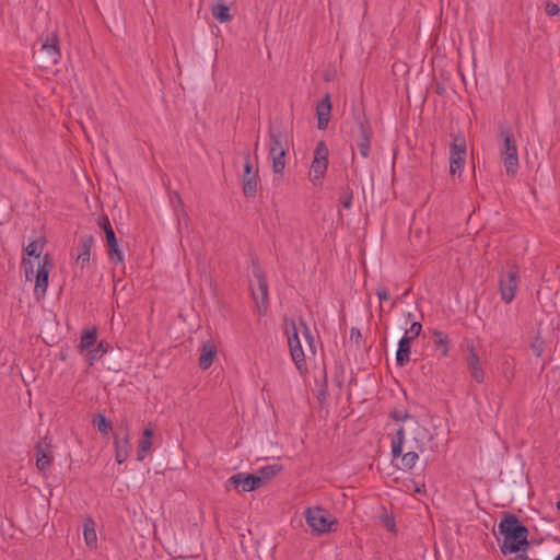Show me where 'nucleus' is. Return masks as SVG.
Here are the masks:
<instances>
[{
    "instance_id": "nucleus-11",
    "label": "nucleus",
    "mask_w": 560,
    "mask_h": 560,
    "mask_svg": "<svg viewBox=\"0 0 560 560\" xmlns=\"http://www.w3.org/2000/svg\"><path fill=\"white\" fill-rule=\"evenodd\" d=\"M517 287L518 267L516 265H512L509 271L504 272L502 270L499 278L501 299L506 304H510L514 300Z\"/></svg>"
},
{
    "instance_id": "nucleus-21",
    "label": "nucleus",
    "mask_w": 560,
    "mask_h": 560,
    "mask_svg": "<svg viewBox=\"0 0 560 560\" xmlns=\"http://www.w3.org/2000/svg\"><path fill=\"white\" fill-rule=\"evenodd\" d=\"M236 0H218L211 7L212 15L220 22L226 23L232 20V15L230 14V7L233 5Z\"/></svg>"
},
{
    "instance_id": "nucleus-40",
    "label": "nucleus",
    "mask_w": 560,
    "mask_h": 560,
    "mask_svg": "<svg viewBox=\"0 0 560 560\" xmlns=\"http://www.w3.org/2000/svg\"><path fill=\"white\" fill-rule=\"evenodd\" d=\"M328 395V382H327V374L324 372L323 377V384L320 385V388L318 390L317 399L320 405H323L327 398Z\"/></svg>"
},
{
    "instance_id": "nucleus-27",
    "label": "nucleus",
    "mask_w": 560,
    "mask_h": 560,
    "mask_svg": "<svg viewBox=\"0 0 560 560\" xmlns=\"http://www.w3.org/2000/svg\"><path fill=\"white\" fill-rule=\"evenodd\" d=\"M83 536L88 547L95 548L97 542V536L95 532V522L92 517H86L83 524Z\"/></svg>"
},
{
    "instance_id": "nucleus-41",
    "label": "nucleus",
    "mask_w": 560,
    "mask_h": 560,
    "mask_svg": "<svg viewBox=\"0 0 560 560\" xmlns=\"http://www.w3.org/2000/svg\"><path fill=\"white\" fill-rule=\"evenodd\" d=\"M389 417L394 420V421H405L409 418H411V416L409 415V412L407 410H401V409H393L390 412H389Z\"/></svg>"
},
{
    "instance_id": "nucleus-2",
    "label": "nucleus",
    "mask_w": 560,
    "mask_h": 560,
    "mask_svg": "<svg viewBox=\"0 0 560 560\" xmlns=\"http://www.w3.org/2000/svg\"><path fill=\"white\" fill-rule=\"evenodd\" d=\"M269 135V156L272 161V172L283 174L285 167V158L289 151V133L283 128L282 122H271L268 130Z\"/></svg>"
},
{
    "instance_id": "nucleus-10",
    "label": "nucleus",
    "mask_w": 560,
    "mask_h": 560,
    "mask_svg": "<svg viewBox=\"0 0 560 560\" xmlns=\"http://www.w3.org/2000/svg\"><path fill=\"white\" fill-rule=\"evenodd\" d=\"M97 225L104 231L106 246L108 248V258L110 261L118 264L124 261V254L118 246V240L115 231L110 224V221L106 214H102L97 218Z\"/></svg>"
},
{
    "instance_id": "nucleus-35",
    "label": "nucleus",
    "mask_w": 560,
    "mask_h": 560,
    "mask_svg": "<svg viewBox=\"0 0 560 560\" xmlns=\"http://www.w3.org/2000/svg\"><path fill=\"white\" fill-rule=\"evenodd\" d=\"M465 165V156H451L450 155V173L455 175L462 172Z\"/></svg>"
},
{
    "instance_id": "nucleus-42",
    "label": "nucleus",
    "mask_w": 560,
    "mask_h": 560,
    "mask_svg": "<svg viewBox=\"0 0 560 560\" xmlns=\"http://www.w3.org/2000/svg\"><path fill=\"white\" fill-rule=\"evenodd\" d=\"M171 203L175 211H177L178 208H180L182 211H184V201L177 191L172 192Z\"/></svg>"
},
{
    "instance_id": "nucleus-44",
    "label": "nucleus",
    "mask_w": 560,
    "mask_h": 560,
    "mask_svg": "<svg viewBox=\"0 0 560 560\" xmlns=\"http://www.w3.org/2000/svg\"><path fill=\"white\" fill-rule=\"evenodd\" d=\"M545 12L547 13V15L553 16V15H557L560 12V8L555 2L546 1L545 2Z\"/></svg>"
},
{
    "instance_id": "nucleus-19",
    "label": "nucleus",
    "mask_w": 560,
    "mask_h": 560,
    "mask_svg": "<svg viewBox=\"0 0 560 560\" xmlns=\"http://www.w3.org/2000/svg\"><path fill=\"white\" fill-rule=\"evenodd\" d=\"M330 114H331L330 95L326 94V96L324 98H322L316 105L317 128L319 130H324L327 128L328 122L330 120Z\"/></svg>"
},
{
    "instance_id": "nucleus-34",
    "label": "nucleus",
    "mask_w": 560,
    "mask_h": 560,
    "mask_svg": "<svg viewBox=\"0 0 560 560\" xmlns=\"http://www.w3.org/2000/svg\"><path fill=\"white\" fill-rule=\"evenodd\" d=\"M300 325L303 328L302 332H303V336H304L305 340L307 341L310 350L313 353H315L316 352L315 341H314V337L312 335V331H311L308 325L306 324V322L304 319L300 320Z\"/></svg>"
},
{
    "instance_id": "nucleus-36",
    "label": "nucleus",
    "mask_w": 560,
    "mask_h": 560,
    "mask_svg": "<svg viewBox=\"0 0 560 560\" xmlns=\"http://www.w3.org/2000/svg\"><path fill=\"white\" fill-rule=\"evenodd\" d=\"M352 199H353L352 190L349 187L343 188L339 196L340 205L346 209H350L352 206Z\"/></svg>"
},
{
    "instance_id": "nucleus-46",
    "label": "nucleus",
    "mask_w": 560,
    "mask_h": 560,
    "mask_svg": "<svg viewBox=\"0 0 560 560\" xmlns=\"http://www.w3.org/2000/svg\"><path fill=\"white\" fill-rule=\"evenodd\" d=\"M361 338H362V335H361L360 329H359V328H357V327H352V328L350 329V339H351V340H354V341H355V343H358V345H359V343H360Z\"/></svg>"
},
{
    "instance_id": "nucleus-38",
    "label": "nucleus",
    "mask_w": 560,
    "mask_h": 560,
    "mask_svg": "<svg viewBox=\"0 0 560 560\" xmlns=\"http://www.w3.org/2000/svg\"><path fill=\"white\" fill-rule=\"evenodd\" d=\"M422 331V324L420 322H412L410 327L405 330L404 336H409L411 340H415Z\"/></svg>"
},
{
    "instance_id": "nucleus-39",
    "label": "nucleus",
    "mask_w": 560,
    "mask_h": 560,
    "mask_svg": "<svg viewBox=\"0 0 560 560\" xmlns=\"http://www.w3.org/2000/svg\"><path fill=\"white\" fill-rule=\"evenodd\" d=\"M383 526L392 533H396V523L393 514L385 513L381 516Z\"/></svg>"
},
{
    "instance_id": "nucleus-50",
    "label": "nucleus",
    "mask_w": 560,
    "mask_h": 560,
    "mask_svg": "<svg viewBox=\"0 0 560 560\" xmlns=\"http://www.w3.org/2000/svg\"><path fill=\"white\" fill-rule=\"evenodd\" d=\"M335 381H336L337 386H338L339 388H341V387H342V380L338 377V378H336Z\"/></svg>"
},
{
    "instance_id": "nucleus-8",
    "label": "nucleus",
    "mask_w": 560,
    "mask_h": 560,
    "mask_svg": "<svg viewBox=\"0 0 560 560\" xmlns=\"http://www.w3.org/2000/svg\"><path fill=\"white\" fill-rule=\"evenodd\" d=\"M353 119L358 129L355 143L360 150L361 156L366 159L370 155L371 139L373 136L370 119L363 112L358 110L353 112Z\"/></svg>"
},
{
    "instance_id": "nucleus-28",
    "label": "nucleus",
    "mask_w": 560,
    "mask_h": 560,
    "mask_svg": "<svg viewBox=\"0 0 560 560\" xmlns=\"http://www.w3.org/2000/svg\"><path fill=\"white\" fill-rule=\"evenodd\" d=\"M152 436H153V430L152 429L147 428V429L143 430L142 438H141L140 443H139V450H138V453H137V459L139 462H142L145 458L147 453L151 448V446H152Z\"/></svg>"
},
{
    "instance_id": "nucleus-37",
    "label": "nucleus",
    "mask_w": 560,
    "mask_h": 560,
    "mask_svg": "<svg viewBox=\"0 0 560 560\" xmlns=\"http://www.w3.org/2000/svg\"><path fill=\"white\" fill-rule=\"evenodd\" d=\"M530 349L537 358L541 357L545 350L544 339L540 336L535 337L530 345Z\"/></svg>"
},
{
    "instance_id": "nucleus-14",
    "label": "nucleus",
    "mask_w": 560,
    "mask_h": 560,
    "mask_svg": "<svg viewBox=\"0 0 560 560\" xmlns=\"http://www.w3.org/2000/svg\"><path fill=\"white\" fill-rule=\"evenodd\" d=\"M54 267L52 259L47 253L43 257L42 264L38 265L35 276L34 296L37 301L45 298L48 288L49 271Z\"/></svg>"
},
{
    "instance_id": "nucleus-26",
    "label": "nucleus",
    "mask_w": 560,
    "mask_h": 560,
    "mask_svg": "<svg viewBox=\"0 0 560 560\" xmlns=\"http://www.w3.org/2000/svg\"><path fill=\"white\" fill-rule=\"evenodd\" d=\"M434 337V347L438 351H440V357L446 358L450 352V338L448 336L438 329H434L432 332Z\"/></svg>"
},
{
    "instance_id": "nucleus-24",
    "label": "nucleus",
    "mask_w": 560,
    "mask_h": 560,
    "mask_svg": "<svg viewBox=\"0 0 560 560\" xmlns=\"http://www.w3.org/2000/svg\"><path fill=\"white\" fill-rule=\"evenodd\" d=\"M217 355V347L210 342H206L201 347L200 357L198 360L199 368L201 370L209 369Z\"/></svg>"
},
{
    "instance_id": "nucleus-1",
    "label": "nucleus",
    "mask_w": 560,
    "mask_h": 560,
    "mask_svg": "<svg viewBox=\"0 0 560 560\" xmlns=\"http://www.w3.org/2000/svg\"><path fill=\"white\" fill-rule=\"evenodd\" d=\"M498 530L503 536V542L500 545L503 556L528 550L530 546L529 530L515 514L504 513L498 525Z\"/></svg>"
},
{
    "instance_id": "nucleus-17",
    "label": "nucleus",
    "mask_w": 560,
    "mask_h": 560,
    "mask_svg": "<svg viewBox=\"0 0 560 560\" xmlns=\"http://www.w3.org/2000/svg\"><path fill=\"white\" fill-rule=\"evenodd\" d=\"M412 442L415 450L423 453L427 450L434 451L433 434L428 428L416 421L412 429Z\"/></svg>"
},
{
    "instance_id": "nucleus-45",
    "label": "nucleus",
    "mask_w": 560,
    "mask_h": 560,
    "mask_svg": "<svg viewBox=\"0 0 560 560\" xmlns=\"http://www.w3.org/2000/svg\"><path fill=\"white\" fill-rule=\"evenodd\" d=\"M376 295L378 298V300L382 302V301H387L389 299V292L386 288H383V287H380L377 290H376Z\"/></svg>"
},
{
    "instance_id": "nucleus-49",
    "label": "nucleus",
    "mask_w": 560,
    "mask_h": 560,
    "mask_svg": "<svg viewBox=\"0 0 560 560\" xmlns=\"http://www.w3.org/2000/svg\"><path fill=\"white\" fill-rule=\"evenodd\" d=\"M515 560H535V559H530L527 555V550H525V551L517 552Z\"/></svg>"
},
{
    "instance_id": "nucleus-22",
    "label": "nucleus",
    "mask_w": 560,
    "mask_h": 560,
    "mask_svg": "<svg viewBox=\"0 0 560 560\" xmlns=\"http://www.w3.org/2000/svg\"><path fill=\"white\" fill-rule=\"evenodd\" d=\"M94 244L93 235H85L80 238L79 242V254L77 256V262L81 265V268H84L89 261L91 256V248Z\"/></svg>"
},
{
    "instance_id": "nucleus-43",
    "label": "nucleus",
    "mask_w": 560,
    "mask_h": 560,
    "mask_svg": "<svg viewBox=\"0 0 560 560\" xmlns=\"http://www.w3.org/2000/svg\"><path fill=\"white\" fill-rule=\"evenodd\" d=\"M22 266L25 271L26 280H32V276L34 273V266H33L32 261L30 259H27L26 257H23Z\"/></svg>"
},
{
    "instance_id": "nucleus-47",
    "label": "nucleus",
    "mask_w": 560,
    "mask_h": 560,
    "mask_svg": "<svg viewBox=\"0 0 560 560\" xmlns=\"http://www.w3.org/2000/svg\"><path fill=\"white\" fill-rule=\"evenodd\" d=\"M411 292V288H408L400 296L394 299L392 303V308L395 307L404 298H406Z\"/></svg>"
},
{
    "instance_id": "nucleus-12",
    "label": "nucleus",
    "mask_w": 560,
    "mask_h": 560,
    "mask_svg": "<svg viewBox=\"0 0 560 560\" xmlns=\"http://www.w3.org/2000/svg\"><path fill=\"white\" fill-rule=\"evenodd\" d=\"M285 331L288 335V343L290 348L291 358L298 370L303 371L304 369H306V360L294 320H291Z\"/></svg>"
},
{
    "instance_id": "nucleus-25",
    "label": "nucleus",
    "mask_w": 560,
    "mask_h": 560,
    "mask_svg": "<svg viewBox=\"0 0 560 560\" xmlns=\"http://www.w3.org/2000/svg\"><path fill=\"white\" fill-rule=\"evenodd\" d=\"M283 469L281 464H272L260 467L255 474L260 479V487L265 486L268 481L275 478Z\"/></svg>"
},
{
    "instance_id": "nucleus-6",
    "label": "nucleus",
    "mask_w": 560,
    "mask_h": 560,
    "mask_svg": "<svg viewBox=\"0 0 560 560\" xmlns=\"http://www.w3.org/2000/svg\"><path fill=\"white\" fill-rule=\"evenodd\" d=\"M404 443H405V430L402 427L396 430V433L392 436V456L393 458L401 457V468L410 470L415 467L416 462L419 458L418 450H415L413 446L409 447V450L404 453Z\"/></svg>"
},
{
    "instance_id": "nucleus-30",
    "label": "nucleus",
    "mask_w": 560,
    "mask_h": 560,
    "mask_svg": "<svg viewBox=\"0 0 560 560\" xmlns=\"http://www.w3.org/2000/svg\"><path fill=\"white\" fill-rule=\"evenodd\" d=\"M108 343L105 340H101L97 342L95 348H91L88 350L86 357L90 365H93V363L97 360H100L107 351H108Z\"/></svg>"
},
{
    "instance_id": "nucleus-52",
    "label": "nucleus",
    "mask_w": 560,
    "mask_h": 560,
    "mask_svg": "<svg viewBox=\"0 0 560 560\" xmlns=\"http://www.w3.org/2000/svg\"><path fill=\"white\" fill-rule=\"evenodd\" d=\"M407 319H411L413 317V314L412 313H407Z\"/></svg>"
},
{
    "instance_id": "nucleus-15",
    "label": "nucleus",
    "mask_w": 560,
    "mask_h": 560,
    "mask_svg": "<svg viewBox=\"0 0 560 560\" xmlns=\"http://www.w3.org/2000/svg\"><path fill=\"white\" fill-rule=\"evenodd\" d=\"M36 467L39 472H46L52 464L54 452L51 445V439L48 435L39 439L34 447Z\"/></svg>"
},
{
    "instance_id": "nucleus-54",
    "label": "nucleus",
    "mask_w": 560,
    "mask_h": 560,
    "mask_svg": "<svg viewBox=\"0 0 560 560\" xmlns=\"http://www.w3.org/2000/svg\"><path fill=\"white\" fill-rule=\"evenodd\" d=\"M258 148V140L255 142V150Z\"/></svg>"
},
{
    "instance_id": "nucleus-32",
    "label": "nucleus",
    "mask_w": 560,
    "mask_h": 560,
    "mask_svg": "<svg viewBox=\"0 0 560 560\" xmlns=\"http://www.w3.org/2000/svg\"><path fill=\"white\" fill-rule=\"evenodd\" d=\"M466 143L465 140L458 136H453V142L451 143L450 155L451 156H465Z\"/></svg>"
},
{
    "instance_id": "nucleus-33",
    "label": "nucleus",
    "mask_w": 560,
    "mask_h": 560,
    "mask_svg": "<svg viewBox=\"0 0 560 560\" xmlns=\"http://www.w3.org/2000/svg\"><path fill=\"white\" fill-rule=\"evenodd\" d=\"M93 423L97 427L101 434L106 435L112 431V422L102 413L93 419Z\"/></svg>"
},
{
    "instance_id": "nucleus-13",
    "label": "nucleus",
    "mask_w": 560,
    "mask_h": 560,
    "mask_svg": "<svg viewBox=\"0 0 560 560\" xmlns=\"http://www.w3.org/2000/svg\"><path fill=\"white\" fill-rule=\"evenodd\" d=\"M328 148L324 141H319L316 144L314 151V159L310 168V177L312 182L320 180L328 167Z\"/></svg>"
},
{
    "instance_id": "nucleus-23",
    "label": "nucleus",
    "mask_w": 560,
    "mask_h": 560,
    "mask_svg": "<svg viewBox=\"0 0 560 560\" xmlns=\"http://www.w3.org/2000/svg\"><path fill=\"white\" fill-rule=\"evenodd\" d=\"M413 340L409 336H402L398 342L396 351V363L398 366H404L410 361L411 343Z\"/></svg>"
},
{
    "instance_id": "nucleus-31",
    "label": "nucleus",
    "mask_w": 560,
    "mask_h": 560,
    "mask_svg": "<svg viewBox=\"0 0 560 560\" xmlns=\"http://www.w3.org/2000/svg\"><path fill=\"white\" fill-rule=\"evenodd\" d=\"M46 243L45 237L42 240H34L24 248V253L27 257L39 258L42 254V249Z\"/></svg>"
},
{
    "instance_id": "nucleus-53",
    "label": "nucleus",
    "mask_w": 560,
    "mask_h": 560,
    "mask_svg": "<svg viewBox=\"0 0 560 560\" xmlns=\"http://www.w3.org/2000/svg\"><path fill=\"white\" fill-rule=\"evenodd\" d=\"M556 506H557V509H559V510H560V501H558V502L556 503Z\"/></svg>"
},
{
    "instance_id": "nucleus-7",
    "label": "nucleus",
    "mask_w": 560,
    "mask_h": 560,
    "mask_svg": "<svg viewBox=\"0 0 560 560\" xmlns=\"http://www.w3.org/2000/svg\"><path fill=\"white\" fill-rule=\"evenodd\" d=\"M307 525L317 534H325L332 530L337 520L320 506L306 508L303 513Z\"/></svg>"
},
{
    "instance_id": "nucleus-9",
    "label": "nucleus",
    "mask_w": 560,
    "mask_h": 560,
    "mask_svg": "<svg viewBox=\"0 0 560 560\" xmlns=\"http://www.w3.org/2000/svg\"><path fill=\"white\" fill-rule=\"evenodd\" d=\"M244 170L242 174V189L246 198H255L258 189V168H254L249 150L243 153Z\"/></svg>"
},
{
    "instance_id": "nucleus-3",
    "label": "nucleus",
    "mask_w": 560,
    "mask_h": 560,
    "mask_svg": "<svg viewBox=\"0 0 560 560\" xmlns=\"http://www.w3.org/2000/svg\"><path fill=\"white\" fill-rule=\"evenodd\" d=\"M33 54L42 69L48 70L56 66L61 58L57 32L43 33L33 46Z\"/></svg>"
},
{
    "instance_id": "nucleus-16",
    "label": "nucleus",
    "mask_w": 560,
    "mask_h": 560,
    "mask_svg": "<svg viewBox=\"0 0 560 560\" xmlns=\"http://www.w3.org/2000/svg\"><path fill=\"white\" fill-rule=\"evenodd\" d=\"M242 488L244 492H252L260 488V479L254 474L237 472L225 481V490Z\"/></svg>"
},
{
    "instance_id": "nucleus-48",
    "label": "nucleus",
    "mask_w": 560,
    "mask_h": 560,
    "mask_svg": "<svg viewBox=\"0 0 560 560\" xmlns=\"http://www.w3.org/2000/svg\"><path fill=\"white\" fill-rule=\"evenodd\" d=\"M411 483L413 486V488L407 486L408 490H412L413 492H418L420 493L422 491V488H424V485H418L417 482H415L413 480H411Z\"/></svg>"
},
{
    "instance_id": "nucleus-29",
    "label": "nucleus",
    "mask_w": 560,
    "mask_h": 560,
    "mask_svg": "<svg viewBox=\"0 0 560 560\" xmlns=\"http://www.w3.org/2000/svg\"><path fill=\"white\" fill-rule=\"evenodd\" d=\"M97 340V329L95 327L83 330L80 339L79 350L83 352L90 350Z\"/></svg>"
},
{
    "instance_id": "nucleus-18",
    "label": "nucleus",
    "mask_w": 560,
    "mask_h": 560,
    "mask_svg": "<svg viewBox=\"0 0 560 560\" xmlns=\"http://www.w3.org/2000/svg\"><path fill=\"white\" fill-rule=\"evenodd\" d=\"M469 355L467 358V365L470 372L471 377L477 383H482L485 381V371L481 366L480 359L476 352V348L474 345L468 347Z\"/></svg>"
},
{
    "instance_id": "nucleus-4",
    "label": "nucleus",
    "mask_w": 560,
    "mask_h": 560,
    "mask_svg": "<svg viewBox=\"0 0 560 560\" xmlns=\"http://www.w3.org/2000/svg\"><path fill=\"white\" fill-rule=\"evenodd\" d=\"M500 155L509 176H515L518 172L517 144L513 130L509 122L499 124Z\"/></svg>"
},
{
    "instance_id": "nucleus-20",
    "label": "nucleus",
    "mask_w": 560,
    "mask_h": 560,
    "mask_svg": "<svg viewBox=\"0 0 560 560\" xmlns=\"http://www.w3.org/2000/svg\"><path fill=\"white\" fill-rule=\"evenodd\" d=\"M114 444H115V459L118 464H122L127 460L129 455V434L128 431L125 430L124 436L120 438L118 433L114 434Z\"/></svg>"
},
{
    "instance_id": "nucleus-5",
    "label": "nucleus",
    "mask_w": 560,
    "mask_h": 560,
    "mask_svg": "<svg viewBox=\"0 0 560 560\" xmlns=\"http://www.w3.org/2000/svg\"><path fill=\"white\" fill-rule=\"evenodd\" d=\"M252 273L256 281V288L250 283L252 295L256 301L260 314L265 315L268 306V283L265 271L257 260L252 262Z\"/></svg>"
},
{
    "instance_id": "nucleus-51",
    "label": "nucleus",
    "mask_w": 560,
    "mask_h": 560,
    "mask_svg": "<svg viewBox=\"0 0 560 560\" xmlns=\"http://www.w3.org/2000/svg\"><path fill=\"white\" fill-rule=\"evenodd\" d=\"M436 86H443V85H442V84H436ZM442 91H443V89H440V88H438V89H436V93H438V94H441V93H442Z\"/></svg>"
},
{
    "instance_id": "nucleus-55",
    "label": "nucleus",
    "mask_w": 560,
    "mask_h": 560,
    "mask_svg": "<svg viewBox=\"0 0 560 560\" xmlns=\"http://www.w3.org/2000/svg\"><path fill=\"white\" fill-rule=\"evenodd\" d=\"M553 560H560V553Z\"/></svg>"
}]
</instances>
